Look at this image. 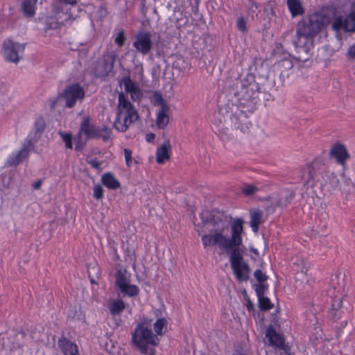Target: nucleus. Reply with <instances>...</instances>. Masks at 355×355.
I'll use <instances>...</instances> for the list:
<instances>
[{
	"label": "nucleus",
	"instance_id": "1",
	"mask_svg": "<svg viewBox=\"0 0 355 355\" xmlns=\"http://www.w3.org/2000/svg\"><path fill=\"white\" fill-rule=\"evenodd\" d=\"M225 83L229 94L240 97V104L243 108H246L250 113H252L257 109L259 101L260 87L252 73H248L245 78L241 80L240 73L231 69Z\"/></svg>",
	"mask_w": 355,
	"mask_h": 355
},
{
	"label": "nucleus",
	"instance_id": "2",
	"mask_svg": "<svg viewBox=\"0 0 355 355\" xmlns=\"http://www.w3.org/2000/svg\"><path fill=\"white\" fill-rule=\"evenodd\" d=\"M245 221L242 218H234L230 225L231 236L224 234L227 226L214 228L209 234L202 236L201 240L204 248L218 246L220 250L229 252L234 245H243L242 234L244 232Z\"/></svg>",
	"mask_w": 355,
	"mask_h": 355
},
{
	"label": "nucleus",
	"instance_id": "3",
	"mask_svg": "<svg viewBox=\"0 0 355 355\" xmlns=\"http://www.w3.org/2000/svg\"><path fill=\"white\" fill-rule=\"evenodd\" d=\"M322 26V17L318 13L300 20L293 40L295 47L308 53L313 46V39L320 32Z\"/></svg>",
	"mask_w": 355,
	"mask_h": 355
},
{
	"label": "nucleus",
	"instance_id": "4",
	"mask_svg": "<svg viewBox=\"0 0 355 355\" xmlns=\"http://www.w3.org/2000/svg\"><path fill=\"white\" fill-rule=\"evenodd\" d=\"M46 128V122L43 116H40L34 123L33 132L30 133L23 148L14 156H10L6 165L8 166H16L21 163L24 159L28 156L30 149L34 148L33 143L37 141L41 137Z\"/></svg>",
	"mask_w": 355,
	"mask_h": 355
},
{
	"label": "nucleus",
	"instance_id": "5",
	"mask_svg": "<svg viewBox=\"0 0 355 355\" xmlns=\"http://www.w3.org/2000/svg\"><path fill=\"white\" fill-rule=\"evenodd\" d=\"M229 93L225 82L223 89L218 96V114L223 117L220 119L221 123L223 121L226 122L227 119L241 108L240 97Z\"/></svg>",
	"mask_w": 355,
	"mask_h": 355
},
{
	"label": "nucleus",
	"instance_id": "6",
	"mask_svg": "<svg viewBox=\"0 0 355 355\" xmlns=\"http://www.w3.org/2000/svg\"><path fill=\"white\" fill-rule=\"evenodd\" d=\"M132 342L143 354L148 353V345H158V339L150 328L144 327L143 324H138L132 334Z\"/></svg>",
	"mask_w": 355,
	"mask_h": 355
},
{
	"label": "nucleus",
	"instance_id": "7",
	"mask_svg": "<svg viewBox=\"0 0 355 355\" xmlns=\"http://www.w3.org/2000/svg\"><path fill=\"white\" fill-rule=\"evenodd\" d=\"M26 43L20 44L10 39L3 41L2 44V53L4 59L8 62L17 64L24 51Z\"/></svg>",
	"mask_w": 355,
	"mask_h": 355
},
{
	"label": "nucleus",
	"instance_id": "8",
	"mask_svg": "<svg viewBox=\"0 0 355 355\" xmlns=\"http://www.w3.org/2000/svg\"><path fill=\"white\" fill-rule=\"evenodd\" d=\"M117 55L115 52L112 51L104 55L102 58L99 59L92 69V72L95 77L99 78H105L113 70L114 62L116 60Z\"/></svg>",
	"mask_w": 355,
	"mask_h": 355
},
{
	"label": "nucleus",
	"instance_id": "9",
	"mask_svg": "<svg viewBox=\"0 0 355 355\" xmlns=\"http://www.w3.org/2000/svg\"><path fill=\"white\" fill-rule=\"evenodd\" d=\"M85 97V91L78 83H72L67 85L63 92L58 96L66 101L65 107L72 108L75 106L78 99Z\"/></svg>",
	"mask_w": 355,
	"mask_h": 355
},
{
	"label": "nucleus",
	"instance_id": "10",
	"mask_svg": "<svg viewBox=\"0 0 355 355\" xmlns=\"http://www.w3.org/2000/svg\"><path fill=\"white\" fill-rule=\"evenodd\" d=\"M132 46L142 55L149 54L153 46L151 33L148 31H139L135 37Z\"/></svg>",
	"mask_w": 355,
	"mask_h": 355
},
{
	"label": "nucleus",
	"instance_id": "11",
	"mask_svg": "<svg viewBox=\"0 0 355 355\" xmlns=\"http://www.w3.org/2000/svg\"><path fill=\"white\" fill-rule=\"evenodd\" d=\"M350 157L345 146L338 143L332 145L329 150V158L334 159L338 164L345 166L346 161Z\"/></svg>",
	"mask_w": 355,
	"mask_h": 355
},
{
	"label": "nucleus",
	"instance_id": "12",
	"mask_svg": "<svg viewBox=\"0 0 355 355\" xmlns=\"http://www.w3.org/2000/svg\"><path fill=\"white\" fill-rule=\"evenodd\" d=\"M79 130L87 137V139H99L101 137V130L98 127L91 123L89 116L83 118Z\"/></svg>",
	"mask_w": 355,
	"mask_h": 355
},
{
	"label": "nucleus",
	"instance_id": "13",
	"mask_svg": "<svg viewBox=\"0 0 355 355\" xmlns=\"http://www.w3.org/2000/svg\"><path fill=\"white\" fill-rule=\"evenodd\" d=\"M247 112L250 113L249 111L246 110V108H243L241 106V108L238 110V112L234 113L229 119L234 128L240 130L243 133L247 132L249 130L247 123H244V121L247 119Z\"/></svg>",
	"mask_w": 355,
	"mask_h": 355
},
{
	"label": "nucleus",
	"instance_id": "14",
	"mask_svg": "<svg viewBox=\"0 0 355 355\" xmlns=\"http://www.w3.org/2000/svg\"><path fill=\"white\" fill-rule=\"evenodd\" d=\"M266 337L268 339L270 345L275 346L279 349L284 348V337L277 333L272 324H269L266 331Z\"/></svg>",
	"mask_w": 355,
	"mask_h": 355
},
{
	"label": "nucleus",
	"instance_id": "15",
	"mask_svg": "<svg viewBox=\"0 0 355 355\" xmlns=\"http://www.w3.org/2000/svg\"><path fill=\"white\" fill-rule=\"evenodd\" d=\"M304 187L309 188L314 186L315 171L311 164H308L297 171Z\"/></svg>",
	"mask_w": 355,
	"mask_h": 355
},
{
	"label": "nucleus",
	"instance_id": "16",
	"mask_svg": "<svg viewBox=\"0 0 355 355\" xmlns=\"http://www.w3.org/2000/svg\"><path fill=\"white\" fill-rule=\"evenodd\" d=\"M58 345L64 355H79L76 344L64 336L58 339Z\"/></svg>",
	"mask_w": 355,
	"mask_h": 355
},
{
	"label": "nucleus",
	"instance_id": "17",
	"mask_svg": "<svg viewBox=\"0 0 355 355\" xmlns=\"http://www.w3.org/2000/svg\"><path fill=\"white\" fill-rule=\"evenodd\" d=\"M231 268L235 275L236 279L239 283L248 281L250 279V266L248 263L237 264L231 266Z\"/></svg>",
	"mask_w": 355,
	"mask_h": 355
},
{
	"label": "nucleus",
	"instance_id": "18",
	"mask_svg": "<svg viewBox=\"0 0 355 355\" xmlns=\"http://www.w3.org/2000/svg\"><path fill=\"white\" fill-rule=\"evenodd\" d=\"M234 218H232L225 211H213L210 216L209 223L213 224L214 228L221 227L224 226V223H227L229 220H233Z\"/></svg>",
	"mask_w": 355,
	"mask_h": 355
},
{
	"label": "nucleus",
	"instance_id": "19",
	"mask_svg": "<svg viewBox=\"0 0 355 355\" xmlns=\"http://www.w3.org/2000/svg\"><path fill=\"white\" fill-rule=\"evenodd\" d=\"M171 150V146L169 139H166L157 148L156 162L158 164H164L170 158L169 153Z\"/></svg>",
	"mask_w": 355,
	"mask_h": 355
},
{
	"label": "nucleus",
	"instance_id": "20",
	"mask_svg": "<svg viewBox=\"0 0 355 355\" xmlns=\"http://www.w3.org/2000/svg\"><path fill=\"white\" fill-rule=\"evenodd\" d=\"M241 245H234L229 249L230 263L231 266L237 264L247 263L243 259V250L241 248Z\"/></svg>",
	"mask_w": 355,
	"mask_h": 355
},
{
	"label": "nucleus",
	"instance_id": "21",
	"mask_svg": "<svg viewBox=\"0 0 355 355\" xmlns=\"http://www.w3.org/2000/svg\"><path fill=\"white\" fill-rule=\"evenodd\" d=\"M133 107H135L134 105L130 102L127 96L123 92H120L116 107L117 121H119V117H121L123 112H125Z\"/></svg>",
	"mask_w": 355,
	"mask_h": 355
},
{
	"label": "nucleus",
	"instance_id": "22",
	"mask_svg": "<svg viewBox=\"0 0 355 355\" xmlns=\"http://www.w3.org/2000/svg\"><path fill=\"white\" fill-rule=\"evenodd\" d=\"M45 33L50 30H56L61 27L62 23L58 21L55 16H44L39 19Z\"/></svg>",
	"mask_w": 355,
	"mask_h": 355
},
{
	"label": "nucleus",
	"instance_id": "23",
	"mask_svg": "<svg viewBox=\"0 0 355 355\" xmlns=\"http://www.w3.org/2000/svg\"><path fill=\"white\" fill-rule=\"evenodd\" d=\"M101 183L109 189L115 190L121 187L119 181L111 172L104 173L101 176Z\"/></svg>",
	"mask_w": 355,
	"mask_h": 355
},
{
	"label": "nucleus",
	"instance_id": "24",
	"mask_svg": "<svg viewBox=\"0 0 355 355\" xmlns=\"http://www.w3.org/2000/svg\"><path fill=\"white\" fill-rule=\"evenodd\" d=\"M331 308L329 311V315L334 320H338L341 318V314L343 313L342 309V298L335 297L331 299Z\"/></svg>",
	"mask_w": 355,
	"mask_h": 355
},
{
	"label": "nucleus",
	"instance_id": "25",
	"mask_svg": "<svg viewBox=\"0 0 355 355\" xmlns=\"http://www.w3.org/2000/svg\"><path fill=\"white\" fill-rule=\"evenodd\" d=\"M286 4L292 17L303 15L305 12L300 0H287Z\"/></svg>",
	"mask_w": 355,
	"mask_h": 355
},
{
	"label": "nucleus",
	"instance_id": "26",
	"mask_svg": "<svg viewBox=\"0 0 355 355\" xmlns=\"http://www.w3.org/2000/svg\"><path fill=\"white\" fill-rule=\"evenodd\" d=\"M115 277V286L120 289L125 284L129 283V279L127 277V270L126 269H123L121 268H117L116 272L114 275Z\"/></svg>",
	"mask_w": 355,
	"mask_h": 355
},
{
	"label": "nucleus",
	"instance_id": "27",
	"mask_svg": "<svg viewBox=\"0 0 355 355\" xmlns=\"http://www.w3.org/2000/svg\"><path fill=\"white\" fill-rule=\"evenodd\" d=\"M124 85L125 90L127 93H130L132 99L134 96L139 95V91L135 83L131 80L130 76L123 78L121 81Z\"/></svg>",
	"mask_w": 355,
	"mask_h": 355
},
{
	"label": "nucleus",
	"instance_id": "28",
	"mask_svg": "<svg viewBox=\"0 0 355 355\" xmlns=\"http://www.w3.org/2000/svg\"><path fill=\"white\" fill-rule=\"evenodd\" d=\"M38 0H24L21 3V10L27 17H33L35 14L36 3Z\"/></svg>",
	"mask_w": 355,
	"mask_h": 355
},
{
	"label": "nucleus",
	"instance_id": "29",
	"mask_svg": "<svg viewBox=\"0 0 355 355\" xmlns=\"http://www.w3.org/2000/svg\"><path fill=\"white\" fill-rule=\"evenodd\" d=\"M168 111L169 107L159 110L156 124L159 129H164L168 125L169 121Z\"/></svg>",
	"mask_w": 355,
	"mask_h": 355
},
{
	"label": "nucleus",
	"instance_id": "30",
	"mask_svg": "<svg viewBox=\"0 0 355 355\" xmlns=\"http://www.w3.org/2000/svg\"><path fill=\"white\" fill-rule=\"evenodd\" d=\"M263 213L261 211L257 209L250 212V227L254 232H257L259 226L261 223Z\"/></svg>",
	"mask_w": 355,
	"mask_h": 355
},
{
	"label": "nucleus",
	"instance_id": "31",
	"mask_svg": "<svg viewBox=\"0 0 355 355\" xmlns=\"http://www.w3.org/2000/svg\"><path fill=\"white\" fill-rule=\"evenodd\" d=\"M125 309L124 302L121 299L114 300L109 307L111 315H116L121 314Z\"/></svg>",
	"mask_w": 355,
	"mask_h": 355
},
{
	"label": "nucleus",
	"instance_id": "32",
	"mask_svg": "<svg viewBox=\"0 0 355 355\" xmlns=\"http://www.w3.org/2000/svg\"><path fill=\"white\" fill-rule=\"evenodd\" d=\"M123 296L135 297L139 294V288L137 285L128 283L119 289Z\"/></svg>",
	"mask_w": 355,
	"mask_h": 355
},
{
	"label": "nucleus",
	"instance_id": "33",
	"mask_svg": "<svg viewBox=\"0 0 355 355\" xmlns=\"http://www.w3.org/2000/svg\"><path fill=\"white\" fill-rule=\"evenodd\" d=\"M258 298V306L261 311H267L270 310L273 306V304L270 300L266 296H261Z\"/></svg>",
	"mask_w": 355,
	"mask_h": 355
},
{
	"label": "nucleus",
	"instance_id": "34",
	"mask_svg": "<svg viewBox=\"0 0 355 355\" xmlns=\"http://www.w3.org/2000/svg\"><path fill=\"white\" fill-rule=\"evenodd\" d=\"M345 31L355 33V12H351L345 17Z\"/></svg>",
	"mask_w": 355,
	"mask_h": 355
},
{
	"label": "nucleus",
	"instance_id": "35",
	"mask_svg": "<svg viewBox=\"0 0 355 355\" xmlns=\"http://www.w3.org/2000/svg\"><path fill=\"white\" fill-rule=\"evenodd\" d=\"M295 195V193L294 191H288L284 197H282L279 199L277 202L276 206L282 207L288 206L294 198Z\"/></svg>",
	"mask_w": 355,
	"mask_h": 355
},
{
	"label": "nucleus",
	"instance_id": "36",
	"mask_svg": "<svg viewBox=\"0 0 355 355\" xmlns=\"http://www.w3.org/2000/svg\"><path fill=\"white\" fill-rule=\"evenodd\" d=\"M153 103L154 105H159L160 106L159 109H164V108H168L169 107L167 102L165 99L162 97V95L158 92H155L153 94Z\"/></svg>",
	"mask_w": 355,
	"mask_h": 355
},
{
	"label": "nucleus",
	"instance_id": "37",
	"mask_svg": "<svg viewBox=\"0 0 355 355\" xmlns=\"http://www.w3.org/2000/svg\"><path fill=\"white\" fill-rule=\"evenodd\" d=\"M83 134L80 132V131L78 130V133L76 137V145H75V150L78 152H81L85 146H86L87 141L88 139H87V137H85V139H83Z\"/></svg>",
	"mask_w": 355,
	"mask_h": 355
},
{
	"label": "nucleus",
	"instance_id": "38",
	"mask_svg": "<svg viewBox=\"0 0 355 355\" xmlns=\"http://www.w3.org/2000/svg\"><path fill=\"white\" fill-rule=\"evenodd\" d=\"M61 139L65 144V147L68 149L73 148V135L71 132H64L62 131H60L58 132Z\"/></svg>",
	"mask_w": 355,
	"mask_h": 355
},
{
	"label": "nucleus",
	"instance_id": "39",
	"mask_svg": "<svg viewBox=\"0 0 355 355\" xmlns=\"http://www.w3.org/2000/svg\"><path fill=\"white\" fill-rule=\"evenodd\" d=\"M125 116L124 117V121L128 125L137 121L139 119V114L137 111L135 107L125 112Z\"/></svg>",
	"mask_w": 355,
	"mask_h": 355
},
{
	"label": "nucleus",
	"instance_id": "40",
	"mask_svg": "<svg viewBox=\"0 0 355 355\" xmlns=\"http://www.w3.org/2000/svg\"><path fill=\"white\" fill-rule=\"evenodd\" d=\"M241 191L245 196L249 197L253 196L257 191H258L259 188L253 184H244L241 188Z\"/></svg>",
	"mask_w": 355,
	"mask_h": 355
},
{
	"label": "nucleus",
	"instance_id": "41",
	"mask_svg": "<svg viewBox=\"0 0 355 355\" xmlns=\"http://www.w3.org/2000/svg\"><path fill=\"white\" fill-rule=\"evenodd\" d=\"M167 322L164 318H159L154 324V330L157 335L163 334V329L166 327Z\"/></svg>",
	"mask_w": 355,
	"mask_h": 355
},
{
	"label": "nucleus",
	"instance_id": "42",
	"mask_svg": "<svg viewBox=\"0 0 355 355\" xmlns=\"http://www.w3.org/2000/svg\"><path fill=\"white\" fill-rule=\"evenodd\" d=\"M345 18L343 19L342 16H338L336 17L335 20L332 24V28L337 31H339L342 29L345 31Z\"/></svg>",
	"mask_w": 355,
	"mask_h": 355
},
{
	"label": "nucleus",
	"instance_id": "43",
	"mask_svg": "<svg viewBox=\"0 0 355 355\" xmlns=\"http://www.w3.org/2000/svg\"><path fill=\"white\" fill-rule=\"evenodd\" d=\"M121 118L119 117V121H117V114L116 115L115 120L114 121L113 125L116 130H117L119 132H124L127 130L128 124L125 122L123 120V123H121Z\"/></svg>",
	"mask_w": 355,
	"mask_h": 355
},
{
	"label": "nucleus",
	"instance_id": "44",
	"mask_svg": "<svg viewBox=\"0 0 355 355\" xmlns=\"http://www.w3.org/2000/svg\"><path fill=\"white\" fill-rule=\"evenodd\" d=\"M268 288V284L265 282L259 283L258 285H257L255 288V292L257 294V297L261 296H264L265 292Z\"/></svg>",
	"mask_w": 355,
	"mask_h": 355
},
{
	"label": "nucleus",
	"instance_id": "45",
	"mask_svg": "<svg viewBox=\"0 0 355 355\" xmlns=\"http://www.w3.org/2000/svg\"><path fill=\"white\" fill-rule=\"evenodd\" d=\"M104 190L102 186L99 184H96L94 187V194L93 196L96 200H101L103 199L104 195Z\"/></svg>",
	"mask_w": 355,
	"mask_h": 355
},
{
	"label": "nucleus",
	"instance_id": "46",
	"mask_svg": "<svg viewBox=\"0 0 355 355\" xmlns=\"http://www.w3.org/2000/svg\"><path fill=\"white\" fill-rule=\"evenodd\" d=\"M254 277L259 283L265 282L268 278L260 269H257L254 272Z\"/></svg>",
	"mask_w": 355,
	"mask_h": 355
},
{
	"label": "nucleus",
	"instance_id": "47",
	"mask_svg": "<svg viewBox=\"0 0 355 355\" xmlns=\"http://www.w3.org/2000/svg\"><path fill=\"white\" fill-rule=\"evenodd\" d=\"M125 41V37L124 35V33L123 31H119L114 38V42L116 44H117L119 47H122Z\"/></svg>",
	"mask_w": 355,
	"mask_h": 355
},
{
	"label": "nucleus",
	"instance_id": "48",
	"mask_svg": "<svg viewBox=\"0 0 355 355\" xmlns=\"http://www.w3.org/2000/svg\"><path fill=\"white\" fill-rule=\"evenodd\" d=\"M87 164H89L93 168H95L98 171H101L102 168L101 166V162L97 159V158H94L91 159H86Z\"/></svg>",
	"mask_w": 355,
	"mask_h": 355
},
{
	"label": "nucleus",
	"instance_id": "49",
	"mask_svg": "<svg viewBox=\"0 0 355 355\" xmlns=\"http://www.w3.org/2000/svg\"><path fill=\"white\" fill-rule=\"evenodd\" d=\"M103 131L104 132L103 135H101V138L104 142L110 140L111 137L112 130L110 128H109L107 126H103L101 132Z\"/></svg>",
	"mask_w": 355,
	"mask_h": 355
},
{
	"label": "nucleus",
	"instance_id": "50",
	"mask_svg": "<svg viewBox=\"0 0 355 355\" xmlns=\"http://www.w3.org/2000/svg\"><path fill=\"white\" fill-rule=\"evenodd\" d=\"M236 26L238 29L242 32H245L246 31V21L243 17L238 18Z\"/></svg>",
	"mask_w": 355,
	"mask_h": 355
},
{
	"label": "nucleus",
	"instance_id": "51",
	"mask_svg": "<svg viewBox=\"0 0 355 355\" xmlns=\"http://www.w3.org/2000/svg\"><path fill=\"white\" fill-rule=\"evenodd\" d=\"M125 162L128 166H130L132 164V150L128 148L123 149Z\"/></svg>",
	"mask_w": 355,
	"mask_h": 355
},
{
	"label": "nucleus",
	"instance_id": "52",
	"mask_svg": "<svg viewBox=\"0 0 355 355\" xmlns=\"http://www.w3.org/2000/svg\"><path fill=\"white\" fill-rule=\"evenodd\" d=\"M244 293H245L244 298L247 302L246 308L248 311H250V312L254 310V304L252 303V302L250 300V298L247 295L245 290H244Z\"/></svg>",
	"mask_w": 355,
	"mask_h": 355
},
{
	"label": "nucleus",
	"instance_id": "53",
	"mask_svg": "<svg viewBox=\"0 0 355 355\" xmlns=\"http://www.w3.org/2000/svg\"><path fill=\"white\" fill-rule=\"evenodd\" d=\"M346 55L349 60L355 59V43L348 49Z\"/></svg>",
	"mask_w": 355,
	"mask_h": 355
},
{
	"label": "nucleus",
	"instance_id": "54",
	"mask_svg": "<svg viewBox=\"0 0 355 355\" xmlns=\"http://www.w3.org/2000/svg\"><path fill=\"white\" fill-rule=\"evenodd\" d=\"M155 138V135L153 132H150L146 134V140L148 142H152Z\"/></svg>",
	"mask_w": 355,
	"mask_h": 355
},
{
	"label": "nucleus",
	"instance_id": "55",
	"mask_svg": "<svg viewBox=\"0 0 355 355\" xmlns=\"http://www.w3.org/2000/svg\"><path fill=\"white\" fill-rule=\"evenodd\" d=\"M42 183V180H38L33 184V188L34 189H40Z\"/></svg>",
	"mask_w": 355,
	"mask_h": 355
},
{
	"label": "nucleus",
	"instance_id": "56",
	"mask_svg": "<svg viewBox=\"0 0 355 355\" xmlns=\"http://www.w3.org/2000/svg\"><path fill=\"white\" fill-rule=\"evenodd\" d=\"M60 1L64 2L65 3L68 4H76L77 1L76 0H59Z\"/></svg>",
	"mask_w": 355,
	"mask_h": 355
},
{
	"label": "nucleus",
	"instance_id": "57",
	"mask_svg": "<svg viewBox=\"0 0 355 355\" xmlns=\"http://www.w3.org/2000/svg\"><path fill=\"white\" fill-rule=\"evenodd\" d=\"M233 355H245V354L242 352V349H238L234 350Z\"/></svg>",
	"mask_w": 355,
	"mask_h": 355
},
{
	"label": "nucleus",
	"instance_id": "58",
	"mask_svg": "<svg viewBox=\"0 0 355 355\" xmlns=\"http://www.w3.org/2000/svg\"><path fill=\"white\" fill-rule=\"evenodd\" d=\"M250 250L252 252H253L254 254V255H256L257 257H259V251L257 250V249L252 247V248H250Z\"/></svg>",
	"mask_w": 355,
	"mask_h": 355
},
{
	"label": "nucleus",
	"instance_id": "59",
	"mask_svg": "<svg viewBox=\"0 0 355 355\" xmlns=\"http://www.w3.org/2000/svg\"><path fill=\"white\" fill-rule=\"evenodd\" d=\"M321 229H325L327 227V223L324 222V223L320 225Z\"/></svg>",
	"mask_w": 355,
	"mask_h": 355
},
{
	"label": "nucleus",
	"instance_id": "60",
	"mask_svg": "<svg viewBox=\"0 0 355 355\" xmlns=\"http://www.w3.org/2000/svg\"><path fill=\"white\" fill-rule=\"evenodd\" d=\"M156 56H157V57H160L161 56V52H160V51L159 49L157 50Z\"/></svg>",
	"mask_w": 355,
	"mask_h": 355
},
{
	"label": "nucleus",
	"instance_id": "61",
	"mask_svg": "<svg viewBox=\"0 0 355 355\" xmlns=\"http://www.w3.org/2000/svg\"><path fill=\"white\" fill-rule=\"evenodd\" d=\"M56 101H57V100H55V101H53L51 103V107L52 108L55 107V103H56Z\"/></svg>",
	"mask_w": 355,
	"mask_h": 355
},
{
	"label": "nucleus",
	"instance_id": "62",
	"mask_svg": "<svg viewBox=\"0 0 355 355\" xmlns=\"http://www.w3.org/2000/svg\"><path fill=\"white\" fill-rule=\"evenodd\" d=\"M90 282L92 284H97V282L94 279V278L90 279Z\"/></svg>",
	"mask_w": 355,
	"mask_h": 355
},
{
	"label": "nucleus",
	"instance_id": "63",
	"mask_svg": "<svg viewBox=\"0 0 355 355\" xmlns=\"http://www.w3.org/2000/svg\"><path fill=\"white\" fill-rule=\"evenodd\" d=\"M279 309L278 308V309H276L275 314H277V313H279Z\"/></svg>",
	"mask_w": 355,
	"mask_h": 355
},
{
	"label": "nucleus",
	"instance_id": "64",
	"mask_svg": "<svg viewBox=\"0 0 355 355\" xmlns=\"http://www.w3.org/2000/svg\"><path fill=\"white\" fill-rule=\"evenodd\" d=\"M20 334H21L22 336H25V333L24 332H21Z\"/></svg>",
	"mask_w": 355,
	"mask_h": 355
}]
</instances>
